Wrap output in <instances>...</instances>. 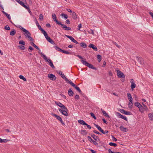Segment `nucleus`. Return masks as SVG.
<instances>
[{"mask_svg":"<svg viewBox=\"0 0 153 153\" xmlns=\"http://www.w3.org/2000/svg\"><path fill=\"white\" fill-rule=\"evenodd\" d=\"M80 45L82 47V48H85L87 46L86 44L85 43H84V42H82V43H80Z\"/></svg>","mask_w":153,"mask_h":153,"instance_id":"39","label":"nucleus"},{"mask_svg":"<svg viewBox=\"0 0 153 153\" xmlns=\"http://www.w3.org/2000/svg\"><path fill=\"white\" fill-rule=\"evenodd\" d=\"M52 17L53 21L56 22V23L59 25V24H60L61 22L59 21L56 19V15L55 13H53L52 14Z\"/></svg>","mask_w":153,"mask_h":153,"instance_id":"7","label":"nucleus"},{"mask_svg":"<svg viewBox=\"0 0 153 153\" xmlns=\"http://www.w3.org/2000/svg\"><path fill=\"white\" fill-rule=\"evenodd\" d=\"M116 114L118 117L127 121V119L126 116L121 115L120 113L118 112H116Z\"/></svg>","mask_w":153,"mask_h":153,"instance_id":"5","label":"nucleus"},{"mask_svg":"<svg viewBox=\"0 0 153 153\" xmlns=\"http://www.w3.org/2000/svg\"><path fill=\"white\" fill-rule=\"evenodd\" d=\"M4 28L5 30H10V28L9 26L8 25H6L4 27Z\"/></svg>","mask_w":153,"mask_h":153,"instance_id":"49","label":"nucleus"},{"mask_svg":"<svg viewBox=\"0 0 153 153\" xmlns=\"http://www.w3.org/2000/svg\"><path fill=\"white\" fill-rule=\"evenodd\" d=\"M120 128L121 131L124 132H127L128 131V129L124 127L123 126H121L120 127Z\"/></svg>","mask_w":153,"mask_h":153,"instance_id":"19","label":"nucleus"},{"mask_svg":"<svg viewBox=\"0 0 153 153\" xmlns=\"http://www.w3.org/2000/svg\"><path fill=\"white\" fill-rule=\"evenodd\" d=\"M81 62L85 66H87L88 68H91L93 69H94L95 70H97V68L95 67H94L93 66V65L91 64H90L88 63V62H86V61H85L82 59L81 60Z\"/></svg>","mask_w":153,"mask_h":153,"instance_id":"1","label":"nucleus"},{"mask_svg":"<svg viewBox=\"0 0 153 153\" xmlns=\"http://www.w3.org/2000/svg\"><path fill=\"white\" fill-rule=\"evenodd\" d=\"M55 49L59 51H62V50L57 46H54Z\"/></svg>","mask_w":153,"mask_h":153,"instance_id":"37","label":"nucleus"},{"mask_svg":"<svg viewBox=\"0 0 153 153\" xmlns=\"http://www.w3.org/2000/svg\"><path fill=\"white\" fill-rule=\"evenodd\" d=\"M130 82L131 83V89L132 91L134 90V88L136 86V85L135 84L134 81V80L133 79H131Z\"/></svg>","mask_w":153,"mask_h":153,"instance_id":"12","label":"nucleus"},{"mask_svg":"<svg viewBox=\"0 0 153 153\" xmlns=\"http://www.w3.org/2000/svg\"><path fill=\"white\" fill-rule=\"evenodd\" d=\"M16 33V30L14 29H13L11 30V31L10 33V35L11 36H14Z\"/></svg>","mask_w":153,"mask_h":153,"instance_id":"31","label":"nucleus"},{"mask_svg":"<svg viewBox=\"0 0 153 153\" xmlns=\"http://www.w3.org/2000/svg\"><path fill=\"white\" fill-rule=\"evenodd\" d=\"M85 99H86L88 98L87 97L85 94L84 93L82 92V94H80Z\"/></svg>","mask_w":153,"mask_h":153,"instance_id":"58","label":"nucleus"},{"mask_svg":"<svg viewBox=\"0 0 153 153\" xmlns=\"http://www.w3.org/2000/svg\"><path fill=\"white\" fill-rule=\"evenodd\" d=\"M74 98L78 100L79 98V96L78 95L76 94L74 97Z\"/></svg>","mask_w":153,"mask_h":153,"instance_id":"61","label":"nucleus"},{"mask_svg":"<svg viewBox=\"0 0 153 153\" xmlns=\"http://www.w3.org/2000/svg\"><path fill=\"white\" fill-rule=\"evenodd\" d=\"M82 24H79L77 27V30H80V28L82 27Z\"/></svg>","mask_w":153,"mask_h":153,"instance_id":"56","label":"nucleus"},{"mask_svg":"<svg viewBox=\"0 0 153 153\" xmlns=\"http://www.w3.org/2000/svg\"><path fill=\"white\" fill-rule=\"evenodd\" d=\"M65 22L66 23H67L68 24H70V21L69 19L66 20L65 21Z\"/></svg>","mask_w":153,"mask_h":153,"instance_id":"63","label":"nucleus"},{"mask_svg":"<svg viewBox=\"0 0 153 153\" xmlns=\"http://www.w3.org/2000/svg\"><path fill=\"white\" fill-rule=\"evenodd\" d=\"M51 115L52 116L55 117L57 120H58L60 121V122L62 125H65L64 122L62 121V119L61 117L58 115H57L53 113H52Z\"/></svg>","mask_w":153,"mask_h":153,"instance_id":"4","label":"nucleus"},{"mask_svg":"<svg viewBox=\"0 0 153 153\" xmlns=\"http://www.w3.org/2000/svg\"><path fill=\"white\" fill-rule=\"evenodd\" d=\"M40 53L41 56L43 58L45 61L46 62H48V60H49V59H47L46 56L42 53Z\"/></svg>","mask_w":153,"mask_h":153,"instance_id":"27","label":"nucleus"},{"mask_svg":"<svg viewBox=\"0 0 153 153\" xmlns=\"http://www.w3.org/2000/svg\"><path fill=\"white\" fill-rule=\"evenodd\" d=\"M94 125L100 132L102 133V132H103V130L101 128L100 126L95 124H94Z\"/></svg>","mask_w":153,"mask_h":153,"instance_id":"23","label":"nucleus"},{"mask_svg":"<svg viewBox=\"0 0 153 153\" xmlns=\"http://www.w3.org/2000/svg\"><path fill=\"white\" fill-rule=\"evenodd\" d=\"M49 63V65L52 68H55V66L53 65L52 61L50 59H49L48 60V62H47Z\"/></svg>","mask_w":153,"mask_h":153,"instance_id":"21","label":"nucleus"},{"mask_svg":"<svg viewBox=\"0 0 153 153\" xmlns=\"http://www.w3.org/2000/svg\"><path fill=\"white\" fill-rule=\"evenodd\" d=\"M19 77L20 79L23 80L25 81H26L27 80L22 75H20Z\"/></svg>","mask_w":153,"mask_h":153,"instance_id":"40","label":"nucleus"},{"mask_svg":"<svg viewBox=\"0 0 153 153\" xmlns=\"http://www.w3.org/2000/svg\"><path fill=\"white\" fill-rule=\"evenodd\" d=\"M138 108L139 109V111L141 112L142 113L143 112V107L141 105H140V106H139Z\"/></svg>","mask_w":153,"mask_h":153,"instance_id":"30","label":"nucleus"},{"mask_svg":"<svg viewBox=\"0 0 153 153\" xmlns=\"http://www.w3.org/2000/svg\"><path fill=\"white\" fill-rule=\"evenodd\" d=\"M97 56L98 59V62H100L101 60V56L100 55L98 54L97 55Z\"/></svg>","mask_w":153,"mask_h":153,"instance_id":"41","label":"nucleus"},{"mask_svg":"<svg viewBox=\"0 0 153 153\" xmlns=\"http://www.w3.org/2000/svg\"><path fill=\"white\" fill-rule=\"evenodd\" d=\"M120 112L125 115H130L132 114L130 112L126 111L122 109H120Z\"/></svg>","mask_w":153,"mask_h":153,"instance_id":"11","label":"nucleus"},{"mask_svg":"<svg viewBox=\"0 0 153 153\" xmlns=\"http://www.w3.org/2000/svg\"><path fill=\"white\" fill-rule=\"evenodd\" d=\"M31 36V35H30L29 36H28L27 38H28L30 41H33L34 40V39Z\"/></svg>","mask_w":153,"mask_h":153,"instance_id":"55","label":"nucleus"},{"mask_svg":"<svg viewBox=\"0 0 153 153\" xmlns=\"http://www.w3.org/2000/svg\"><path fill=\"white\" fill-rule=\"evenodd\" d=\"M59 25H61V27L62 28H63L65 30H71V28L68 27H67L66 25L62 24L61 23V22L60 23V24Z\"/></svg>","mask_w":153,"mask_h":153,"instance_id":"10","label":"nucleus"},{"mask_svg":"<svg viewBox=\"0 0 153 153\" xmlns=\"http://www.w3.org/2000/svg\"><path fill=\"white\" fill-rule=\"evenodd\" d=\"M39 30H40L42 31V33L44 35H45L47 33L46 31L45 30L43 29L42 28L40 29Z\"/></svg>","mask_w":153,"mask_h":153,"instance_id":"51","label":"nucleus"},{"mask_svg":"<svg viewBox=\"0 0 153 153\" xmlns=\"http://www.w3.org/2000/svg\"><path fill=\"white\" fill-rule=\"evenodd\" d=\"M48 77L51 80L54 81L56 79V77L55 75L51 74H48Z\"/></svg>","mask_w":153,"mask_h":153,"instance_id":"15","label":"nucleus"},{"mask_svg":"<svg viewBox=\"0 0 153 153\" xmlns=\"http://www.w3.org/2000/svg\"><path fill=\"white\" fill-rule=\"evenodd\" d=\"M68 83L70 84L74 88L77 86L71 80L68 79V81H66Z\"/></svg>","mask_w":153,"mask_h":153,"instance_id":"22","label":"nucleus"},{"mask_svg":"<svg viewBox=\"0 0 153 153\" xmlns=\"http://www.w3.org/2000/svg\"><path fill=\"white\" fill-rule=\"evenodd\" d=\"M61 52L67 54H71L72 53H71V52H69L68 51H67L64 50H62V51H61Z\"/></svg>","mask_w":153,"mask_h":153,"instance_id":"38","label":"nucleus"},{"mask_svg":"<svg viewBox=\"0 0 153 153\" xmlns=\"http://www.w3.org/2000/svg\"><path fill=\"white\" fill-rule=\"evenodd\" d=\"M18 27L21 29L24 33V34L25 36L27 38L28 37V36H29L30 35H31V34L30 32L24 28L20 26H19Z\"/></svg>","mask_w":153,"mask_h":153,"instance_id":"2","label":"nucleus"},{"mask_svg":"<svg viewBox=\"0 0 153 153\" xmlns=\"http://www.w3.org/2000/svg\"><path fill=\"white\" fill-rule=\"evenodd\" d=\"M57 73L58 74L60 75L61 77L64 79L66 81H68V79L65 76V75L64 74L62 73V72L61 71H59L58 72H57Z\"/></svg>","mask_w":153,"mask_h":153,"instance_id":"13","label":"nucleus"},{"mask_svg":"<svg viewBox=\"0 0 153 153\" xmlns=\"http://www.w3.org/2000/svg\"><path fill=\"white\" fill-rule=\"evenodd\" d=\"M33 50V48L31 46H30L28 48V51L29 52H31Z\"/></svg>","mask_w":153,"mask_h":153,"instance_id":"52","label":"nucleus"},{"mask_svg":"<svg viewBox=\"0 0 153 153\" xmlns=\"http://www.w3.org/2000/svg\"><path fill=\"white\" fill-rule=\"evenodd\" d=\"M74 93L71 88H70L68 90V94L70 96H72L73 95Z\"/></svg>","mask_w":153,"mask_h":153,"instance_id":"24","label":"nucleus"},{"mask_svg":"<svg viewBox=\"0 0 153 153\" xmlns=\"http://www.w3.org/2000/svg\"><path fill=\"white\" fill-rule=\"evenodd\" d=\"M30 44L32 46H33L37 50L39 49V47L37 45H36L33 42H30Z\"/></svg>","mask_w":153,"mask_h":153,"instance_id":"35","label":"nucleus"},{"mask_svg":"<svg viewBox=\"0 0 153 153\" xmlns=\"http://www.w3.org/2000/svg\"><path fill=\"white\" fill-rule=\"evenodd\" d=\"M5 15L7 16V17L8 18V19L9 20H10L11 19V17H10V15L8 13H7Z\"/></svg>","mask_w":153,"mask_h":153,"instance_id":"54","label":"nucleus"},{"mask_svg":"<svg viewBox=\"0 0 153 153\" xmlns=\"http://www.w3.org/2000/svg\"><path fill=\"white\" fill-rule=\"evenodd\" d=\"M90 114L91 115V116L95 120L96 119V117H95V116L94 115V113H93L92 112H91L90 113Z\"/></svg>","mask_w":153,"mask_h":153,"instance_id":"47","label":"nucleus"},{"mask_svg":"<svg viewBox=\"0 0 153 153\" xmlns=\"http://www.w3.org/2000/svg\"><path fill=\"white\" fill-rule=\"evenodd\" d=\"M88 139V140L91 143H93L95 146H97L98 145V143H97L95 141L93 140L89 136H88L87 137Z\"/></svg>","mask_w":153,"mask_h":153,"instance_id":"8","label":"nucleus"},{"mask_svg":"<svg viewBox=\"0 0 153 153\" xmlns=\"http://www.w3.org/2000/svg\"><path fill=\"white\" fill-rule=\"evenodd\" d=\"M108 133V130H105L104 131L103 130V132H102V133L103 134H105Z\"/></svg>","mask_w":153,"mask_h":153,"instance_id":"62","label":"nucleus"},{"mask_svg":"<svg viewBox=\"0 0 153 153\" xmlns=\"http://www.w3.org/2000/svg\"><path fill=\"white\" fill-rule=\"evenodd\" d=\"M65 36L68 38H69L70 40H71L72 42H73L74 43H75L76 44L79 43L76 40H75L74 39V38L72 37L66 35H65Z\"/></svg>","mask_w":153,"mask_h":153,"instance_id":"9","label":"nucleus"},{"mask_svg":"<svg viewBox=\"0 0 153 153\" xmlns=\"http://www.w3.org/2000/svg\"><path fill=\"white\" fill-rule=\"evenodd\" d=\"M127 95L128 97V99L129 100V102H133V98L132 97L130 93H128Z\"/></svg>","mask_w":153,"mask_h":153,"instance_id":"18","label":"nucleus"},{"mask_svg":"<svg viewBox=\"0 0 153 153\" xmlns=\"http://www.w3.org/2000/svg\"><path fill=\"white\" fill-rule=\"evenodd\" d=\"M102 111L103 114L105 116H106L108 118H110V116L108 115L107 113L104 110L102 109Z\"/></svg>","mask_w":153,"mask_h":153,"instance_id":"25","label":"nucleus"},{"mask_svg":"<svg viewBox=\"0 0 153 153\" xmlns=\"http://www.w3.org/2000/svg\"><path fill=\"white\" fill-rule=\"evenodd\" d=\"M93 132L95 133L98 134L102 135V134L100 133H99V132H98L96 130H94L93 131Z\"/></svg>","mask_w":153,"mask_h":153,"instance_id":"59","label":"nucleus"},{"mask_svg":"<svg viewBox=\"0 0 153 153\" xmlns=\"http://www.w3.org/2000/svg\"><path fill=\"white\" fill-rule=\"evenodd\" d=\"M133 105V103L132 102H129V104H128V107L129 108H130V109H131L132 108V106Z\"/></svg>","mask_w":153,"mask_h":153,"instance_id":"50","label":"nucleus"},{"mask_svg":"<svg viewBox=\"0 0 153 153\" xmlns=\"http://www.w3.org/2000/svg\"><path fill=\"white\" fill-rule=\"evenodd\" d=\"M117 76L118 77L120 78H124L125 76L123 73L120 70H117Z\"/></svg>","mask_w":153,"mask_h":153,"instance_id":"6","label":"nucleus"},{"mask_svg":"<svg viewBox=\"0 0 153 153\" xmlns=\"http://www.w3.org/2000/svg\"><path fill=\"white\" fill-rule=\"evenodd\" d=\"M19 44L20 45H25V42L23 40H21L19 42Z\"/></svg>","mask_w":153,"mask_h":153,"instance_id":"45","label":"nucleus"},{"mask_svg":"<svg viewBox=\"0 0 153 153\" xmlns=\"http://www.w3.org/2000/svg\"><path fill=\"white\" fill-rule=\"evenodd\" d=\"M75 88L80 94H82V92L79 87L76 86Z\"/></svg>","mask_w":153,"mask_h":153,"instance_id":"43","label":"nucleus"},{"mask_svg":"<svg viewBox=\"0 0 153 153\" xmlns=\"http://www.w3.org/2000/svg\"><path fill=\"white\" fill-rule=\"evenodd\" d=\"M80 132L81 134L83 135L87 134V133L86 130H81Z\"/></svg>","mask_w":153,"mask_h":153,"instance_id":"33","label":"nucleus"},{"mask_svg":"<svg viewBox=\"0 0 153 153\" xmlns=\"http://www.w3.org/2000/svg\"><path fill=\"white\" fill-rule=\"evenodd\" d=\"M18 47L20 49L22 50H24L25 49V46H24V45H19L18 46Z\"/></svg>","mask_w":153,"mask_h":153,"instance_id":"46","label":"nucleus"},{"mask_svg":"<svg viewBox=\"0 0 153 153\" xmlns=\"http://www.w3.org/2000/svg\"><path fill=\"white\" fill-rule=\"evenodd\" d=\"M59 110L62 115L66 116H68V114L67 112L68 110L66 107L65 109L59 108Z\"/></svg>","mask_w":153,"mask_h":153,"instance_id":"3","label":"nucleus"},{"mask_svg":"<svg viewBox=\"0 0 153 153\" xmlns=\"http://www.w3.org/2000/svg\"><path fill=\"white\" fill-rule=\"evenodd\" d=\"M141 104L139 103L138 102H135V103H134V105L136 106V107H138V108L140 106V105Z\"/></svg>","mask_w":153,"mask_h":153,"instance_id":"48","label":"nucleus"},{"mask_svg":"<svg viewBox=\"0 0 153 153\" xmlns=\"http://www.w3.org/2000/svg\"><path fill=\"white\" fill-rule=\"evenodd\" d=\"M88 47L92 48L95 51H97L98 50L97 47L94 44H90L88 45Z\"/></svg>","mask_w":153,"mask_h":153,"instance_id":"17","label":"nucleus"},{"mask_svg":"<svg viewBox=\"0 0 153 153\" xmlns=\"http://www.w3.org/2000/svg\"><path fill=\"white\" fill-rule=\"evenodd\" d=\"M25 8L28 11V12L30 14H32V13H31V11H30V10L28 7L27 6V8Z\"/></svg>","mask_w":153,"mask_h":153,"instance_id":"57","label":"nucleus"},{"mask_svg":"<svg viewBox=\"0 0 153 153\" xmlns=\"http://www.w3.org/2000/svg\"><path fill=\"white\" fill-rule=\"evenodd\" d=\"M39 19L41 20H42L43 19V16L42 14H40L39 15Z\"/></svg>","mask_w":153,"mask_h":153,"instance_id":"53","label":"nucleus"},{"mask_svg":"<svg viewBox=\"0 0 153 153\" xmlns=\"http://www.w3.org/2000/svg\"><path fill=\"white\" fill-rule=\"evenodd\" d=\"M109 145H110V146H114V147H116V146H117V145L116 143H113L112 142H110L109 143Z\"/></svg>","mask_w":153,"mask_h":153,"instance_id":"42","label":"nucleus"},{"mask_svg":"<svg viewBox=\"0 0 153 153\" xmlns=\"http://www.w3.org/2000/svg\"><path fill=\"white\" fill-rule=\"evenodd\" d=\"M55 103L56 105L60 107L61 108V109H65L66 107L62 103L59 102H55Z\"/></svg>","mask_w":153,"mask_h":153,"instance_id":"14","label":"nucleus"},{"mask_svg":"<svg viewBox=\"0 0 153 153\" xmlns=\"http://www.w3.org/2000/svg\"><path fill=\"white\" fill-rule=\"evenodd\" d=\"M8 141H9V140L7 139H2L0 138V143H6Z\"/></svg>","mask_w":153,"mask_h":153,"instance_id":"32","label":"nucleus"},{"mask_svg":"<svg viewBox=\"0 0 153 153\" xmlns=\"http://www.w3.org/2000/svg\"><path fill=\"white\" fill-rule=\"evenodd\" d=\"M78 122L80 124L84 125H85L86 123L83 120H78Z\"/></svg>","mask_w":153,"mask_h":153,"instance_id":"28","label":"nucleus"},{"mask_svg":"<svg viewBox=\"0 0 153 153\" xmlns=\"http://www.w3.org/2000/svg\"><path fill=\"white\" fill-rule=\"evenodd\" d=\"M46 39L51 44H54V42L50 38V37H48V39Z\"/></svg>","mask_w":153,"mask_h":153,"instance_id":"29","label":"nucleus"},{"mask_svg":"<svg viewBox=\"0 0 153 153\" xmlns=\"http://www.w3.org/2000/svg\"><path fill=\"white\" fill-rule=\"evenodd\" d=\"M91 136L96 141H100V139L98 137V136H96L94 134H91Z\"/></svg>","mask_w":153,"mask_h":153,"instance_id":"16","label":"nucleus"},{"mask_svg":"<svg viewBox=\"0 0 153 153\" xmlns=\"http://www.w3.org/2000/svg\"><path fill=\"white\" fill-rule=\"evenodd\" d=\"M35 21H36V25L38 27L39 29L40 30L41 28H42V27H41V26L39 25V23H38V21H37L36 19L35 18Z\"/></svg>","mask_w":153,"mask_h":153,"instance_id":"36","label":"nucleus"},{"mask_svg":"<svg viewBox=\"0 0 153 153\" xmlns=\"http://www.w3.org/2000/svg\"><path fill=\"white\" fill-rule=\"evenodd\" d=\"M112 137L113 140L115 141H117V139L113 136H112Z\"/></svg>","mask_w":153,"mask_h":153,"instance_id":"60","label":"nucleus"},{"mask_svg":"<svg viewBox=\"0 0 153 153\" xmlns=\"http://www.w3.org/2000/svg\"><path fill=\"white\" fill-rule=\"evenodd\" d=\"M149 117L150 120L153 121V113H149Z\"/></svg>","mask_w":153,"mask_h":153,"instance_id":"34","label":"nucleus"},{"mask_svg":"<svg viewBox=\"0 0 153 153\" xmlns=\"http://www.w3.org/2000/svg\"><path fill=\"white\" fill-rule=\"evenodd\" d=\"M149 14L152 17L153 20V13L151 12H150L149 13Z\"/></svg>","mask_w":153,"mask_h":153,"instance_id":"64","label":"nucleus"},{"mask_svg":"<svg viewBox=\"0 0 153 153\" xmlns=\"http://www.w3.org/2000/svg\"><path fill=\"white\" fill-rule=\"evenodd\" d=\"M61 16L64 17V19H66L68 18V16L67 15L65 14L64 13H62L61 14Z\"/></svg>","mask_w":153,"mask_h":153,"instance_id":"44","label":"nucleus"},{"mask_svg":"<svg viewBox=\"0 0 153 153\" xmlns=\"http://www.w3.org/2000/svg\"><path fill=\"white\" fill-rule=\"evenodd\" d=\"M72 16V17L74 20L76 19L77 18V16L75 12H72L71 14Z\"/></svg>","mask_w":153,"mask_h":153,"instance_id":"26","label":"nucleus"},{"mask_svg":"<svg viewBox=\"0 0 153 153\" xmlns=\"http://www.w3.org/2000/svg\"><path fill=\"white\" fill-rule=\"evenodd\" d=\"M17 2L25 8H27V6L25 5L24 3L20 0H18Z\"/></svg>","mask_w":153,"mask_h":153,"instance_id":"20","label":"nucleus"}]
</instances>
